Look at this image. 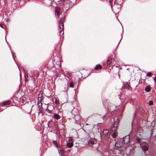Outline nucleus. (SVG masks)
<instances>
[{
  "instance_id": "obj_2",
  "label": "nucleus",
  "mask_w": 156,
  "mask_h": 156,
  "mask_svg": "<svg viewBox=\"0 0 156 156\" xmlns=\"http://www.w3.org/2000/svg\"><path fill=\"white\" fill-rule=\"evenodd\" d=\"M119 123V120L118 118H117L114 121L112 125L111 129L112 131H115L117 129Z\"/></svg>"
},
{
  "instance_id": "obj_15",
  "label": "nucleus",
  "mask_w": 156,
  "mask_h": 156,
  "mask_svg": "<svg viewBox=\"0 0 156 156\" xmlns=\"http://www.w3.org/2000/svg\"><path fill=\"white\" fill-rule=\"evenodd\" d=\"M102 68V67L100 65H96L95 67L94 68V69L95 70H97L101 69Z\"/></svg>"
},
{
  "instance_id": "obj_11",
  "label": "nucleus",
  "mask_w": 156,
  "mask_h": 156,
  "mask_svg": "<svg viewBox=\"0 0 156 156\" xmlns=\"http://www.w3.org/2000/svg\"><path fill=\"white\" fill-rule=\"evenodd\" d=\"M141 148L142 150L144 151H147L149 148L146 145L143 146L141 147Z\"/></svg>"
},
{
  "instance_id": "obj_4",
  "label": "nucleus",
  "mask_w": 156,
  "mask_h": 156,
  "mask_svg": "<svg viewBox=\"0 0 156 156\" xmlns=\"http://www.w3.org/2000/svg\"><path fill=\"white\" fill-rule=\"evenodd\" d=\"M42 99V92L41 91L38 94L37 98V101L38 104H41V101Z\"/></svg>"
},
{
  "instance_id": "obj_35",
  "label": "nucleus",
  "mask_w": 156,
  "mask_h": 156,
  "mask_svg": "<svg viewBox=\"0 0 156 156\" xmlns=\"http://www.w3.org/2000/svg\"><path fill=\"white\" fill-rule=\"evenodd\" d=\"M53 108L54 109V107L53 106H52Z\"/></svg>"
},
{
  "instance_id": "obj_22",
  "label": "nucleus",
  "mask_w": 156,
  "mask_h": 156,
  "mask_svg": "<svg viewBox=\"0 0 156 156\" xmlns=\"http://www.w3.org/2000/svg\"><path fill=\"white\" fill-rule=\"evenodd\" d=\"M136 115H134V119H133V120L132 122V125H133V124H136V123H137V122H135V118H136Z\"/></svg>"
},
{
  "instance_id": "obj_29",
  "label": "nucleus",
  "mask_w": 156,
  "mask_h": 156,
  "mask_svg": "<svg viewBox=\"0 0 156 156\" xmlns=\"http://www.w3.org/2000/svg\"><path fill=\"white\" fill-rule=\"evenodd\" d=\"M0 27H2L3 29H4V27H3V26L1 24H0Z\"/></svg>"
},
{
  "instance_id": "obj_32",
  "label": "nucleus",
  "mask_w": 156,
  "mask_h": 156,
  "mask_svg": "<svg viewBox=\"0 0 156 156\" xmlns=\"http://www.w3.org/2000/svg\"><path fill=\"white\" fill-rule=\"evenodd\" d=\"M154 81L155 82H156V76L155 77L154 79Z\"/></svg>"
},
{
  "instance_id": "obj_24",
  "label": "nucleus",
  "mask_w": 156,
  "mask_h": 156,
  "mask_svg": "<svg viewBox=\"0 0 156 156\" xmlns=\"http://www.w3.org/2000/svg\"><path fill=\"white\" fill-rule=\"evenodd\" d=\"M116 135L117 133L116 132H114L112 135V137L113 138H115L116 137Z\"/></svg>"
},
{
  "instance_id": "obj_26",
  "label": "nucleus",
  "mask_w": 156,
  "mask_h": 156,
  "mask_svg": "<svg viewBox=\"0 0 156 156\" xmlns=\"http://www.w3.org/2000/svg\"><path fill=\"white\" fill-rule=\"evenodd\" d=\"M152 75V73L151 72H148L147 73V76L150 77Z\"/></svg>"
},
{
  "instance_id": "obj_28",
  "label": "nucleus",
  "mask_w": 156,
  "mask_h": 156,
  "mask_svg": "<svg viewBox=\"0 0 156 156\" xmlns=\"http://www.w3.org/2000/svg\"><path fill=\"white\" fill-rule=\"evenodd\" d=\"M90 143L92 144H94V141L92 140L90 141Z\"/></svg>"
},
{
  "instance_id": "obj_19",
  "label": "nucleus",
  "mask_w": 156,
  "mask_h": 156,
  "mask_svg": "<svg viewBox=\"0 0 156 156\" xmlns=\"http://www.w3.org/2000/svg\"><path fill=\"white\" fill-rule=\"evenodd\" d=\"M112 62V61L111 59L110 58H108L107 60V64L108 65H110L111 64Z\"/></svg>"
},
{
  "instance_id": "obj_5",
  "label": "nucleus",
  "mask_w": 156,
  "mask_h": 156,
  "mask_svg": "<svg viewBox=\"0 0 156 156\" xmlns=\"http://www.w3.org/2000/svg\"><path fill=\"white\" fill-rule=\"evenodd\" d=\"M123 140L124 143L126 144H128L129 141V136L128 135L124 137L123 138Z\"/></svg>"
},
{
  "instance_id": "obj_13",
  "label": "nucleus",
  "mask_w": 156,
  "mask_h": 156,
  "mask_svg": "<svg viewBox=\"0 0 156 156\" xmlns=\"http://www.w3.org/2000/svg\"><path fill=\"white\" fill-rule=\"evenodd\" d=\"M73 145V142H67V146L69 148L72 147Z\"/></svg>"
},
{
  "instance_id": "obj_31",
  "label": "nucleus",
  "mask_w": 156,
  "mask_h": 156,
  "mask_svg": "<svg viewBox=\"0 0 156 156\" xmlns=\"http://www.w3.org/2000/svg\"><path fill=\"white\" fill-rule=\"evenodd\" d=\"M55 103L56 104H58V101L57 100H55Z\"/></svg>"
},
{
  "instance_id": "obj_12",
  "label": "nucleus",
  "mask_w": 156,
  "mask_h": 156,
  "mask_svg": "<svg viewBox=\"0 0 156 156\" xmlns=\"http://www.w3.org/2000/svg\"><path fill=\"white\" fill-rule=\"evenodd\" d=\"M59 9L60 8L58 7L56 8L55 9V13L56 15H57L58 17H59V15L60 14V13L59 12Z\"/></svg>"
},
{
  "instance_id": "obj_38",
  "label": "nucleus",
  "mask_w": 156,
  "mask_h": 156,
  "mask_svg": "<svg viewBox=\"0 0 156 156\" xmlns=\"http://www.w3.org/2000/svg\"><path fill=\"white\" fill-rule=\"evenodd\" d=\"M123 28H122V32H123Z\"/></svg>"
},
{
  "instance_id": "obj_14",
  "label": "nucleus",
  "mask_w": 156,
  "mask_h": 156,
  "mask_svg": "<svg viewBox=\"0 0 156 156\" xmlns=\"http://www.w3.org/2000/svg\"><path fill=\"white\" fill-rule=\"evenodd\" d=\"M109 131L108 129H104L103 132V134L105 136H106L109 133Z\"/></svg>"
},
{
  "instance_id": "obj_8",
  "label": "nucleus",
  "mask_w": 156,
  "mask_h": 156,
  "mask_svg": "<svg viewBox=\"0 0 156 156\" xmlns=\"http://www.w3.org/2000/svg\"><path fill=\"white\" fill-rule=\"evenodd\" d=\"M60 113H59V114L55 113L54 115V118L57 120L59 119L61 117V115L59 114Z\"/></svg>"
},
{
  "instance_id": "obj_36",
  "label": "nucleus",
  "mask_w": 156,
  "mask_h": 156,
  "mask_svg": "<svg viewBox=\"0 0 156 156\" xmlns=\"http://www.w3.org/2000/svg\"><path fill=\"white\" fill-rule=\"evenodd\" d=\"M20 79H21V74H20Z\"/></svg>"
},
{
  "instance_id": "obj_33",
  "label": "nucleus",
  "mask_w": 156,
  "mask_h": 156,
  "mask_svg": "<svg viewBox=\"0 0 156 156\" xmlns=\"http://www.w3.org/2000/svg\"><path fill=\"white\" fill-rule=\"evenodd\" d=\"M122 37H121V39L120 40V41L119 42V43L118 44H119V43L120 42V41H121V40H122Z\"/></svg>"
},
{
  "instance_id": "obj_37",
  "label": "nucleus",
  "mask_w": 156,
  "mask_h": 156,
  "mask_svg": "<svg viewBox=\"0 0 156 156\" xmlns=\"http://www.w3.org/2000/svg\"><path fill=\"white\" fill-rule=\"evenodd\" d=\"M12 56H13V54H12Z\"/></svg>"
},
{
  "instance_id": "obj_18",
  "label": "nucleus",
  "mask_w": 156,
  "mask_h": 156,
  "mask_svg": "<svg viewBox=\"0 0 156 156\" xmlns=\"http://www.w3.org/2000/svg\"><path fill=\"white\" fill-rule=\"evenodd\" d=\"M10 103V101H4L3 103V105H9Z\"/></svg>"
},
{
  "instance_id": "obj_25",
  "label": "nucleus",
  "mask_w": 156,
  "mask_h": 156,
  "mask_svg": "<svg viewBox=\"0 0 156 156\" xmlns=\"http://www.w3.org/2000/svg\"><path fill=\"white\" fill-rule=\"evenodd\" d=\"M69 87H74V84L72 82H70L69 83Z\"/></svg>"
},
{
  "instance_id": "obj_16",
  "label": "nucleus",
  "mask_w": 156,
  "mask_h": 156,
  "mask_svg": "<svg viewBox=\"0 0 156 156\" xmlns=\"http://www.w3.org/2000/svg\"><path fill=\"white\" fill-rule=\"evenodd\" d=\"M68 86L67 85H66L64 87V88L62 90V91L64 92H66L68 90Z\"/></svg>"
},
{
  "instance_id": "obj_7",
  "label": "nucleus",
  "mask_w": 156,
  "mask_h": 156,
  "mask_svg": "<svg viewBox=\"0 0 156 156\" xmlns=\"http://www.w3.org/2000/svg\"><path fill=\"white\" fill-rule=\"evenodd\" d=\"M123 145L122 142L121 141H118L115 143V146L117 148H120Z\"/></svg>"
},
{
  "instance_id": "obj_10",
  "label": "nucleus",
  "mask_w": 156,
  "mask_h": 156,
  "mask_svg": "<svg viewBox=\"0 0 156 156\" xmlns=\"http://www.w3.org/2000/svg\"><path fill=\"white\" fill-rule=\"evenodd\" d=\"M58 151L60 156H61L64 153L63 150L62 149H60V147L58 148Z\"/></svg>"
},
{
  "instance_id": "obj_27",
  "label": "nucleus",
  "mask_w": 156,
  "mask_h": 156,
  "mask_svg": "<svg viewBox=\"0 0 156 156\" xmlns=\"http://www.w3.org/2000/svg\"><path fill=\"white\" fill-rule=\"evenodd\" d=\"M149 105H152L153 104V102L152 101L150 100L149 102Z\"/></svg>"
},
{
  "instance_id": "obj_34",
  "label": "nucleus",
  "mask_w": 156,
  "mask_h": 156,
  "mask_svg": "<svg viewBox=\"0 0 156 156\" xmlns=\"http://www.w3.org/2000/svg\"><path fill=\"white\" fill-rule=\"evenodd\" d=\"M5 40H6V42H7V40H6V35H5Z\"/></svg>"
},
{
  "instance_id": "obj_9",
  "label": "nucleus",
  "mask_w": 156,
  "mask_h": 156,
  "mask_svg": "<svg viewBox=\"0 0 156 156\" xmlns=\"http://www.w3.org/2000/svg\"><path fill=\"white\" fill-rule=\"evenodd\" d=\"M81 118V117L79 115H75V119L76 122L79 121Z\"/></svg>"
},
{
  "instance_id": "obj_6",
  "label": "nucleus",
  "mask_w": 156,
  "mask_h": 156,
  "mask_svg": "<svg viewBox=\"0 0 156 156\" xmlns=\"http://www.w3.org/2000/svg\"><path fill=\"white\" fill-rule=\"evenodd\" d=\"M69 8V4H66L65 3L63 4L62 9L63 11L65 12L67 10H68Z\"/></svg>"
},
{
  "instance_id": "obj_3",
  "label": "nucleus",
  "mask_w": 156,
  "mask_h": 156,
  "mask_svg": "<svg viewBox=\"0 0 156 156\" xmlns=\"http://www.w3.org/2000/svg\"><path fill=\"white\" fill-rule=\"evenodd\" d=\"M59 33L60 36L63 34V25L62 22H59Z\"/></svg>"
},
{
  "instance_id": "obj_30",
  "label": "nucleus",
  "mask_w": 156,
  "mask_h": 156,
  "mask_svg": "<svg viewBox=\"0 0 156 156\" xmlns=\"http://www.w3.org/2000/svg\"><path fill=\"white\" fill-rule=\"evenodd\" d=\"M22 101L23 103H24V99H22Z\"/></svg>"
},
{
  "instance_id": "obj_21",
  "label": "nucleus",
  "mask_w": 156,
  "mask_h": 156,
  "mask_svg": "<svg viewBox=\"0 0 156 156\" xmlns=\"http://www.w3.org/2000/svg\"><path fill=\"white\" fill-rule=\"evenodd\" d=\"M141 141V139L139 137H137L136 138V141L138 143H140Z\"/></svg>"
},
{
  "instance_id": "obj_23",
  "label": "nucleus",
  "mask_w": 156,
  "mask_h": 156,
  "mask_svg": "<svg viewBox=\"0 0 156 156\" xmlns=\"http://www.w3.org/2000/svg\"><path fill=\"white\" fill-rule=\"evenodd\" d=\"M46 111L49 114H51V110L48 109V107L46 109Z\"/></svg>"
},
{
  "instance_id": "obj_17",
  "label": "nucleus",
  "mask_w": 156,
  "mask_h": 156,
  "mask_svg": "<svg viewBox=\"0 0 156 156\" xmlns=\"http://www.w3.org/2000/svg\"><path fill=\"white\" fill-rule=\"evenodd\" d=\"M151 88L149 86H147L145 89V90L147 92H149L151 90Z\"/></svg>"
},
{
  "instance_id": "obj_1",
  "label": "nucleus",
  "mask_w": 156,
  "mask_h": 156,
  "mask_svg": "<svg viewBox=\"0 0 156 156\" xmlns=\"http://www.w3.org/2000/svg\"><path fill=\"white\" fill-rule=\"evenodd\" d=\"M103 104L105 107L106 109V111L108 110H109L110 111H112L114 110L115 109H115L114 108L113 109H112V107H114V108L115 107V105H111V106H110L107 103V102H103Z\"/></svg>"
},
{
  "instance_id": "obj_20",
  "label": "nucleus",
  "mask_w": 156,
  "mask_h": 156,
  "mask_svg": "<svg viewBox=\"0 0 156 156\" xmlns=\"http://www.w3.org/2000/svg\"><path fill=\"white\" fill-rule=\"evenodd\" d=\"M53 144L55 146L56 148H58V145L56 142V140H53L52 142Z\"/></svg>"
}]
</instances>
